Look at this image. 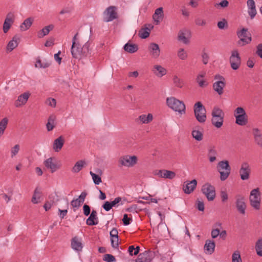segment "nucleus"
Instances as JSON below:
<instances>
[{
  "instance_id": "nucleus-1",
  "label": "nucleus",
  "mask_w": 262,
  "mask_h": 262,
  "mask_svg": "<svg viewBox=\"0 0 262 262\" xmlns=\"http://www.w3.org/2000/svg\"><path fill=\"white\" fill-rule=\"evenodd\" d=\"M77 35L78 33L73 37L71 52L73 58L80 59L91 54L92 53L91 47L92 43L87 41L81 47L79 41L77 40Z\"/></svg>"
},
{
  "instance_id": "nucleus-2",
  "label": "nucleus",
  "mask_w": 262,
  "mask_h": 262,
  "mask_svg": "<svg viewBox=\"0 0 262 262\" xmlns=\"http://www.w3.org/2000/svg\"><path fill=\"white\" fill-rule=\"evenodd\" d=\"M167 106L175 112H178L181 114L185 113L186 106L183 101L176 99L175 97H170L166 99Z\"/></svg>"
},
{
  "instance_id": "nucleus-3",
  "label": "nucleus",
  "mask_w": 262,
  "mask_h": 262,
  "mask_svg": "<svg viewBox=\"0 0 262 262\" xmlns=\"http://www.w3.org/2000/svg\"><path fill=\"white\" fill-rule=\"evenodd\" d=\"M235 123L240 126H245L248 122V117L245 109L241 106L236 108L233 112Z\"/></svg>"
},
{
  "instance_id": "nucleus-4",
  "label": "nucleus",
  "mask_w": 262,
  "mask_h": 262,
  "mask_svg": "<svg viewBox=\"0 0 262 262\" xmlns=\"http://www.w3.org/2000/svg\"><path fill=\"white\" fill-rule=\"evenodd\" d=\"M212 124L216 128H220L223 124L224 113L221 108L214 107L211 113Z\"/></svg>"
},
{
  "instance_id": "nucleus-5",
  "label": "nucleus",
  "mask_w": 262,
  "mask_h": 262,
  "mask_svg": "<svg viewBox=\"0 0 262 262\" xmlns=\"http://www.w3.org/2000/svg\"><path fill=\"white\" fill-rule=\"evenodd\" d=\"M260 192L258 188L251 190L249 196L250 205L256 210H259L260 208Z\"/></svg>"
},
{
  "instance_id": "nucleus-6",
  "label": "nucleus",
  "mask_w": 262,
  "mask_h": 262,
  "mask_svg": "<svg viewBox=\"0 0 262 262\" xmlns=\"http://www.w3.org/2000/svg\"><path fill=\"white\" fill-rule=\"evenodd\" d=\"M194 113L196 120L200 123H204L206 120V111L200 101L195 103L193 107Z\"/></svg>"
},
{
  "instance_id": "nucleus-7",
  "label": "nucleus",
  "mask_w": 262,
  "mask_h": 262,
  "mask_svg": "<svg viewBox=\"0 0 262 262\" xmlns=\"http://www.w3.org/2000/svg\"><path fill=\"white\" fill-rule=\"evenodd\" d=\"M217 169L220 173L221 180H226L229 177L231 171V168L228 161L227 160L220 161L218 163Z\"/></svg>"
},
{
  "instance_id": "nucleus-8",
  "label": "nucleus",
  "mask_w": 262,
  "mask_h": 262,
  "mask_svg": "<svg viewBox=\"0 0 262 262\" xmlns=\"http://www.w3.org/2000/svg\"><path fill=\"white\" fill-rule=\"evenodd\" d=\"M237 35L240 38L237 41L238 46H244L251 41V35L249 34L247 29L243 28L241 30L237 31Z\"/></svg>"
},
{
  "instance_id": "nucleus-9",
  "label": "nucleus",
  "mask_w": 262,
  "mask_h": 262,
  "mask_svg": "<svg viewBox=\"0 0 262 262\" xmlns=\"http://www.w3.org/2000/svg\"><path fill=\"white\" fill-rule=\"evenodd\" d=\"M118 18L117 8L115 6H110L106 9L103 13V19L105 22L112 21Z\"/></svg>"
},
{
  "instance_id": "nucleus-10",
  "label": "nucleus",
  "mask_w": 262,
  "mask_h": 262,
  "mask_svg": "<svg viewBox=\"0 0 262 262\" xmlns=\"http://www.w3.org/2000/svg\"><path fill=\"white\" fill-rule=\"evenodd\" d=\"M201 191L209 201H213L215 199V187L210 183H206L204 184L202 186Z\"/></svg>"
},
{
  "instance_id": "nucleus-11",
  "label": "nucleus",
  "mask_w": 262,
  "mask_h": 262,
  "mask_svg": "<svg viewBox=\"0 0 262 262\" xmlns=\"http://www.w3.org/2000/svg\"><path fill=\"white\" fill-rule=\"evenodd\" d=\"M138 158L136 156L125 155L119 159V163L121 166L131 167L137 164Z\"/></svg>"
},
{
  "instance_id": "nucleus-12",
  "label": "nucleus",
  "mask_w": 262,
  "mask_h": 262,
  "mask_svg": "<svg viewBox=\"0 0 262 262\" xmlns=\"http://www.w3.org/2000/svg\"><path fill=\"white\" fill-rule=\"evenodd\" d=\"M214 79L217 81L213 84V89L219 95H221L225 86V79L222 76L216 75Z\"/></svg>"
},
{
  "instance_id": "nucleus-13",
  "label": "nucleus",
  "mask_w": 262,
  "mask_h": 262,
  "mask_svg": "<svg viewBox=\"0 0 262 262\" xmlns=\"http://www.w3.org/2000/svg\"><path fill=\"white\" fill-rule=\"evenodd\" d=\"M229 60L231 68L234 70H237L241 64V59L237 50L231 52Z\"/></svg>"
},
{
  "instance_id": "nucleus-14",
  "label": "nucleus",
  "mask_w": 262,
  "mask_h": 262,
  "mask_svg": "<svg viewBox=\"0 0 262 262\" xmlns=\"http://www.w3.org/2000/svg\"><path fill=\"white\" fill-rule=\"evenodd\" d=\"M251 167L249 163L247 162H243L239 170L241 179L244 181L249 179Z\"/></svg>"
},
{
  "instance_id": "nucleus-15",
  "label": "nucleus",
  "mask_w": 262,
  "mask_h": 262,
  "mask_svg": "<svg viewBox=\"0 0 262 262\" xmlns=\"http://www.w3.org/2000/svg\"><path fill=\"white\" fill-rule=\"evenodd\" d=\"M235 205L237 211L242 215H244L246 212V204L245 198L241 195H237L235 197Z\"/></svg>"
},
{
  "instance_id": "nucleus-16",
  "label": "nucleus",
  "mask_w": 262,
  "mask_h": 262,
  "mask_svg": "<svg viewBox=\"0 0 262 262\" xmlns=\"http://www.w3.org/2000/svg\"><path fill=\"white\" fill-rule=\"evenodd\" d=\"M154 256V252L152 251H145L138 255L136 262H151Z\"/></svg>"
},
{
  "instance_id": "nucleus-17",
  "label": "nucleus",
  "mask_w": 262,
  "mask_h": 262,
  "mask_svg": "<svg viewBox=\"0 0 262 262\" xmlns=\"http://www.w3.org/2000/svg\"><path fill=\"white\" fill-rule=\"evenodd\" d=\"M197 185L196 180H193L191 181H186L184 183L183 185V190L186 194H190L193 191Z\"/></svg>"
},
{
  "instance_id": "nucleus-18",
  "label": "nucleus",
  "mask_w": 262,
  "mask_h": 262,
  "mask_svg": "<svg viewBox=\"0 0 262 262\" xmlns=\"http://www.w3.org/2000/svg\"><path fill=\"white\" fill-rule=\"evenodd\" d=\"M155 174L159 177L168 179H172L176 177L174 172L165 169L157 170Z\"/></svg>"
},
{
  "instance_id": "nucleus-19",
  "label": "nucleus",
  "mask_w": 262,
  "mask_h": 262,
  "mask_svg": "<svg viewBox=\"0 0 262 262\" xmlns=\"http://www.w3.org/2000/svg\"><path fill=\"white\" fill-rule=\"evenodd\" d=\"M30 95L31 94L29 92H26L20 95L15 102V106L19 107L25 105L27 103Z\"/></svg>"
},
{
  "instance_id": "nucleus-20",
  "label": "nucleus",
  "mask_w": 262,
  "mask_h": 262,
  "mask_svg": "<svg viewBox=\"0 0 262 262\" xmlns=\"http://www.w3.org/2000/svg\"><path fill=\"white\" fill-rule=\"evenodd\" d=\"M164 15L162 7H160L155 10L152 15V19L156 25H159L163 20Z\"/></svg>"
},
{
  "instance_id": "nucleus-21",
  "label": "nucleus",
  "mask_w": 262,
  "mask_h": 262,
  "mask_svg": "<svg viewBox=\"0 0 262 262\" xmlns=\"http://www.w3.org/2000/svg\"><path fill=\"white\" fill-rule=\"evenodd\" d=\"M148 51L151 56L154 58H157L160 53L159 46L156 43H151L148 47Z\"/></svg>"
},
{
  "instance_id": "nucleus-22",
  "label": "nucleus",
  "mask_w": 262,
  "mask_h": 262,
  "mask_svg": "<svg viewBox=\"0 0 262 262\" xmlns=\"http://www.w3.org/2000/svg\"><path fill=\"white\" fill-rule=\"evenodd\" d=\"M71 247L74 250L77 251H81L83 248L81 239L77 236L72 238L71 240Z\"/></svg>"
},
{
  "instance_id": "nucleus-23",
  "label": "nucleus",
  "mask_w": 262,
  "mask_h": 262,
  "mask_svg": "<svg viewBox=\"0 0 262 262\" xmlns=\"http://www.w3.org/2000/svg\"><path fill=\"white\" fill-rule=\"evenodd\" d=\"M97 212L96 210H93L90 216L86 221V223L89 226L96 225L98 224Z\"/></svg>"
},
{
  "instance_id": "nucleus-24",
  "label": "nucleus",
  "mask_w": 262,
  "mask_h": 262,
  "mask_svg": "<svg viewBox=\"0 0 262 262\" xmlns=\"http://www.w3.org/2000/svg\"><path fill=\"white\" fill-rule=\"evenodd\" d=\"M247 4L248 8V14L251 18L253 19L256 14L255 2L254 0H248Z\"/></svg>"
},
{
  "instance_id": "nucleus-25",
  "label": "nucleus",
  "mask_w": 262,
  "mask_h": 262,
  "mask_svg": "<svg viewBox=\"0 0 262 262\" xmlns=\"http://www.w3.org/2000/svg\"><path fill=\"white\" fill-rule=\"evenodd\" d=\"M64 143V139L62 136H60L56 139H55L54 141L53 144V149L56 151H59L63 147V145Z\"/></svg>"
},
{
  "instance_id": "nucleus-26",
  "label": "nucleus",
  "mask_w": 262,
  "mask_h": 262,
  "mask_svg": "<svg viewBox=\"0 0 262 262\" xmlns=\"http://www.w3.org/2000/svg\"><path fill=\"white\" fill-rule=\"evenodd\" d=\"M54 158H49L47 159L44 162V164L45 166L50 169L52 172H55L56 170H57L59 167L57 166V165L53 162Z\"/></svg>"
},
{
  "instance_id": "nucleus-27",
  "label": "nucleus",
  "mask_w": 262,
  "mask_h": 262,
  "mask_svg": "<svg viewBox=\"0 0 262 262\" xmlns=\"http://www.w3.org/2000/svg\"><path fill=\"white\" fill-rule=\"evenodd\" d=\"M217 154V151L214 146H210L208 147L207 156L210 162H213L216 160Z\"/></svg>"
},
{
  "instance_id": "nucleus-28",
  "label": "nucleus",
  "mask_w": 262,
  "mask_h": 262,
  "mask_svg": "<svg viewBox=\"0 0 262 262\" xmlns=\"http://www.w3.org/2000/svg\"><path fill=\"white\" fill-rule=\"evenodd\" d=\"M215 246V243L213 241L207 240L204 245V249L206 253L211 254L214 252Z\"/></svg>"
},
{
  "instance_id": "nucleus-29",
  "label": "nucleus",
  "mask_w": 262,
  "mask_h": 262,
  "mask_svg": "<svg viewBox=\"0 0 262 262\" xmlns=\"http://www.w3.org/2000/svg\"><path fill=\"white\" fill-rule=\"evenodd\" d=\"M152 71L156 75L159 77H161L166 74V70L160 65H155Z\"/></svg>"
},
{
  "instance_id": "nucleus-30",
  "label": "nucleus",
  "mask_w": 262,
  "mask_h": 262,
  "mask_svg": "<svg viewBox=\"0 0 262 262\" xmlns=\"http://www.w3.org/2000/svg\"><path fill=\"white\" fill-rule=\"evenodd\" d=\"M138 119L141 123L148 124L153 120V116L150 113L148 114V115L142 114L139 116Z\"/></svg>"
},
{
  "instance_id": "nucleus-31",
  "label": "nucleus",
  "mask_w": 262,
  "mask_h": 262,
  "mask_svg": "<svg viewBox=\"0 0 262 262\" xmlns=\"http://www.w3.org/2000/svg\"><path fill=\"white\" fill-rule=\"evenodd\" d=\"M253 134L255 142L260 146H262V134L258 128L253 129Z\"/></svg>"
},
{
  "instance_id": "nucleus-32",
  "label": "nucleus",
  "mask_w": 262,
  "mask_h": 262,
  "mask_svg": "<svg viewBox=\"0 0 262 262\" xmlns=\"http://www.w3.org/2000/svg\"><path fill=\"white\" fill-rule=\"evenodd\" d=\"M54 28L53 25H50L45 27L41 30H40L37 33V36L38 38H42L45 36L48 35L50 31L52 30Z\"/></svg>"
},
{
  "instance_id": "nucleus-33",
  "label": "nucleus",
  "mask_w": 262,
  "mask_h": 262,
  "mask_svg": "<svg viewBox=\"0 0 262 262\" xmlns=\"http://www.w3.org/2000/svg\"><path fill=\"white\" fill-rule=\"evenodd\" d=\"M85 162L83 160L78 161L73 167L72 171L73 173H78L84 167Z\"/></svg>"
},
{
  "instance_id": "nucleus-34",
  "label": "nucleus",
  "mask_w": 262,
  "mask_h": 262,
  "mask_svg": "<svg viewBox=\"0 0 262 262\" xmlns=\"http://www.w3.org/2000/svg\"><path fill=\"white\" fill-rule=\"evenodd\" d=\"M18 38L16 36H14L12 39L9 42L7 46V50L8 52H11L18 44Z\"/></svg>"
},
{
  "instance_id": "nucleus-35",
  "label": "nucleus",
  "mask_w": 262,
  "mask_h": 262,
  "mask_svg": "<svg viewBox=\"0 0 262 262\" xmlns=\"http://www.w3.org/2000/svg\"><path fill=\"white\" fill-rule=\"evenodd\" d=\"M205 72H201L198 74L196 78V82L199 85L201 88L205 87L207 85V83L203 79L205 77Z\"/></svg>"
},
{
  "instance_id": "nucleus-36",
  "label": "nucleus",
  "mask_w": 262,
  "mask_h": 262,
  "mask_svg": "<svg viewBox=\"0 0 262 262\" xmlns=\"http://www.w3.org/2000/svg\"><path fill=\"white\" fill-rule=\"evenodd\" d=\"M33 20V18L32 17L26 19L20 26V30L23 31L28 30L31 26Z\"/></svg>"
},
{
  "instance_id": "nucleus-37",
  "label": "nucleus",
  "mask_w": 262,
  "mask_h": 262,
  "mask_svg": "<svg viewBox=\"0 0 262 262\" xmlns=\"http://www.w3.org/2000/svg\"><path fill=\"white\" fill-rule=\"evenodd\" d=\"M188 34V31H180L178 33V40L182 41L185 44H188L189 43V39L186 37V35Z\"/></svg>"
},
{
  "instance_id": "nucleus-38",
  "label": "nucleus",
  "mask_w": 262,
  "mask_h": 262,
  "mask_svg": "<svg viewBox=\"0 0 262 262\" xmlns=\"http://www.w3.org/2000/svg\"><path fill=\"white\" fill-rule=\"evenodd\" d=\"M56 196V194H52L49 196V198L50 201H47L43 205V207L46 211L49 210L51 208L52 205L58 201L57 199L55 200Z\"/></svg>"
},
{
  "instance_id": "nucleus-39",
  "label": "nucleus",
  "mask_w": 262,
  "mask_h": 262,
  "mask_svg": "<svg viewBox=\"0 0 262 262\" xmlns=\"http://www.w3.org/2000/svg\"><path fill=\"white\" fill-rule=\"evenodd\" d=\"M124 49L125 51L129 53H133L138 50V47L136 44H132L128 42L124 45Z\"/></svg>"
},
{
  "instance_id": "nucleus-40",
  "label": "nucleus",
  "mask_w": 262,
  "mask_h": 262,
  "mask_svg": "<svg viewBox=\"0 0 262 262\" xmlns=\"http://www.w3.org/2000/svg\"><path fill=\"white\" fill-rule=\"evenodd\" d=\"M55 119L56 117L54 115H52L49 117L48 122L46 124L48 131H51L54 128Z\"/></svg>"
},
{
  "instance_id": "nucleus-41",
  "label": "nucleus",
  "mask_w": 262,
  "mask_h": 262,
  "mask_svg": "<svg viewBox=\"0 0 262 262\" xmlns=\"http://www.w3.org/2000/svg\"><path fill=\"white\" fill-rule=\"evenodd\" d=\"M51 61L47 60H41L40 59H38L37 60L35 66L36 68H46L49 67L51 65Z\"/></svg>"
},
{
  "instance_id": "nucleus-42",
  "label": "nucleus",
  "mask_w": 262,
  "mask_h": 262,
  "mask_svg": "<svg viewBox=\"0 0 262 262\" xmlns=\"http://www.w3.org/2000/svg\"><path fill=\"white\" fill-rule=\"evenodd\" d=\"M8 123V119L7 118H3L0 121V137L4 134Z\"/></svg>"
},
{
  "instance_id": "nucleus-43",
  "label": "nucleus",
  "mask_w": 262,
  "mask_h": 262,
  "mask_svg": "<svg viewBox=\"0 0 262 262\" xmlns=\"http://www.w3.org/2000/svg\"><path fill=\"white\" fill-rule=\"evenodd\" d=\"M191 134L193 138H194L196 141H200L203 140V135L201 131L193 129L192 131Z\"/></svg>"
},
{
  "instance_id": "nucleus-44",
  "label": "nucleus",
  "mask_w": 262,
  "mask_h": 262,
  "mask_svg": "<svg viewBox=\"0 0 262 262\" xmlns=\"http://www.w3.org/2000/svg\"><path fill=\"white\" fill-rule=\"evenodd\" d=\"M150 29L148 28L142 29L139 32V36L143 39L147 38L150 34Z\"/></svg>"
},
{
  "instance_id": "nucleus-45",
  "label": "nucleus",
  "mask_w": 262,
  "mask_h": 262,
  "mask_svg": "<svg viewBox=\"0 0 262 262\" xmlns=\"http://www.w3.org/2000/svg\"><path fill=\"white\" fill-rule=\"evenodd\" d=\"M255 250L257 254L262 256V238L258 239L255 244Z\"/></svg>"
},
{
  "instance_id": "nucleus-46",
  "label": "nucleus",
  "mask_w": 262,
  "mask_h": 262,
  "mask_svg": "<svg viewBox=\"0 0 262 262\" xmlns=\"http://www.w3.org/2000/svg\"><path fill=\"white\" fill-rule=\"evenodd\" d=\"M172 81L174 86L178 88H181L184 85L183 80L179 78L177 75L173 76Z\"/></svg>"
},
{
  "instance_id": "nucleus-47",
  "label": "nucleus",
  "mask_w": 262,
  "mask_h": 262,
  "mask_svg": "<svg viewBox=\"0 0 262 262\" xmlns=\"http://www.w3.org/2000/svg\"><path fill=\"white\" fill-rule=\"evenodd\" d=\"M90 173L92 177L94 183L95 184L98 185L102 182L101 178L98 175L94 173L92 171H90Z\"/></svg>"
},
{
  "instance_id": "nucleus-48",
  "label": "nucleus",
  "mask_w": 262,
  "mask_h": 262,
  "mask_svg": "<svg viewBox=\"0 0 262 262\" xmlns=\"http://www.w3.org/2000/svg\"><path fill=\"white\" fill-rule=\"evenodd\" d=\"M14 15L12 12H9L7 14L4 22H7L11 25L14 22Z\"/></svg>"
},
{
  "instance_id": "nucleus-49",
  "label": "nucleus",
  "mask_w": 262,
  "mask_h": 262,
  "mask_svg": "<svg viewBox=\"0 0 262 262\" xmlns=\"http://www.w3.org/2000/svg\"><path fill=\"white\" fill-rule=\"evenodd\" d=\"M178 56L182 60H185L187 58V54L183 49H180L178 52Z\"/></svg>"
},
{
  "instance_id": "nucleus-50",
  "label": "nucleus",
  "mask_w": 262,
  "mask_h": 262,
  "mask_svg": "<svg viewBox=\"0 0 262 262\" xmlns=\"http://www.w3.org/2000/svg\"><path fill=\"white\" fill-rule=\"evenodd\" d=\"M103 259L107 262H114L116 261L115 257L110 254H106L104 255Z\"/></svg>"
},
{
  "instance_id": "nucleus-51",
  "label": "nucleus",
  "mask_w": 262,
  "mask_h": 262,
  "mask_svg": "<svg viewBox=\"0 0 262 262\" xmlns=\"http://www.w3.org/2000/svg\"><path fill=\"white\" fill-rule=\"evenodd\" d=\"M19 150V145L18 144H16L14 147H13L11 149V158H13L14 156H15L18 153Z\"/></svg>"
},
{
  "instance_id": "nucleus-52",
  "label": "nucleus",
  "mask_w": 262,
  "mask_h": 262,
  "mask_svg": "<svg viewBox=\"0 0 262 262\" xmlns=\"http://www.w3.org/2000/svg\"><path fill=\"white\" fill-rule=\"evenodd\" d=\"M46 104L51 107H55L56 105V100L54 98H49L46 100Z\"/></svg>"
},
{
  "instance_id": "nucleus-53",
  "label": "nucleus",
  "mask_w": 262,
  "mask_h": 262,
  "mask_svg": "<svg viewBox=\"0 0 262 262\" xmlns=\"http://www.w3.org/2000/svg\"><path fill=\"white\" fill-rule=\"evenodd\" d=\"M82 204V203H81L80 200H78V198L77 199H73L71 202V206L74 208H78Z\"/></svg>"
},
{
  "instance_id": "nucleus-54",
  "label": "nucleus",
  "mask_w": 262,
  "mask_h": 262,
  "mask_svg": "<svg viewBox=\"0 0 262 262\" xmlns=\"http://www.w3.org/2000/svg\"><path fill=\"white\" fill-rule=\"evenodd\" d=\"M232 262H242L241 255L238 252H234L232 256Z\"/></svg>"
},
{
  "instance_id": "nucleus-55",
  "label": "nucleus",
  "mask_w": 262,
  "mask_h": 262,
  "mask_svg": "<svg viewBox=\"0 0 262 262\" xmlns=\"http://www.w3.org/2000/svg\"><path fill=\"white\" fill-rule=\"evenodd\" d=\"M217 27L220 29H224L228 27V24L227 21L224 19L221 21L217 23Z\"/></svg>"
},
{
  "instance_id": "nucleus-56",
  "label": "nucleus",
  "mask_w": 262,
  "mask_h": 262,
  "mask_svg": "<svg viewBox=\"0 0 262 262\" xmlns=\"http://www.w3.org/2000/svg\"><path fill=\"white\" fill-rule=\"evenodd\" d=\"M195 23L198 26H204L206 25V21L204 19L198 17L195 19Z\"/></svg>"
},
{
  "instance_id": "nucleus-57",
  "label": "nucleus",
  "mask_w": 262,
  "mask_h": 262,
  "mask_svg": "<svg viewBox=\"0 0 262 262\" xmlns=\"http://www.w3.org/2000/svg\"><path fill=\"white\" fill-rule=\"evenodd\" d=\"M120 203L121 205L123 204L122 198L121 197H117L115 198L114 201L110 202L112 207H115L116 205L119 204Z\"/></svg>"
},
{
  "instance_id": "nucleus-58",
  "label": "nucleus",
  "mask_w": 262,
  "mask_h": 262,
  "mask_svg": "<svg viewBox=\"0 0 262 262\" xmlns=\"http://www.w3.org/2000/svg\"><path fill=\"white\" fill-rule=\"evenodd\" d=\"M111 245L114 248H117L118 247V237H111Z\"/></svg>"
},
{
  "instance_id": "nucleus-59",
  "label": "nucleus",
  "mask_w": 262,
  "mask_h": 262,
  "mask_svg": "<svg viewBox=\"0 0 262 262\" xmlns=\"http://www.w3.org/2000/svg\"><path fill=\"white\" fill-rule=\"evenodd\" d=\"M256 54L262 58V43H259L256 46Z\"/></svg>"
},
{
  "instance_id": "nucleus-60",
  "label": "nucleus",
  "mask_w": 262,
  "mask_h": 262,
  "mask_svg": "<svg viewBox=\"0 0 262 262\" xmlns=\"http://www.w3.org/2000/svg\"><path fill=\"white\" fill-rule=\"evenodd\" d=\"M83 213L85 216H88L90 214L91 208L86 204H84L83 206Z\"/></svg>"
},
{
  "instance_id": "nucleus-61",
  "label": "nucleus",
  "mask_w": 262,
  "mask_h": 262,
  "mask_svg": "<svg viewBox=\"0 0 262 262\" xmlns=\"http://www.w3.org/2000/svg\"><path fill=\"white\" fill-rule=\"evenodd\" d=\"M132 220V218L128 217L127 214H125L123 215L122 219L123 223L124 225H128L130 224V221Z\"/></svg>"
},
{
  "instance_id": "nucleus-62",
  "label": "nucleus",
  "mask_w": 262,
  "mask_h": 262,
  "mask_svg": "<svg viewBox=\"0 0 262 262\" xmlns=\"http://www.w3.org/2000/svg\"><path fill=\"white\" fill-rule=\"evenodd\" d=\"M103 208L105 210L108 211L111 209L112 206L110 203V202L106 201L104 203V204L102 206Z\"/></svg>"
},
{
  "instance_id": "nucleus-63",
  "label": "nucleus",
  "mask_w": 262,
  "mask_h": 262,
  "mask_svg": "<svg viewBox=\"0 0 262 262\" xmlns=\"http://www.w3.org/2000/svg\"><path fill=\"white\" fill-rule=\"evenodd\" d=\"M221 197L222 202L226 201L228 199V195L227 192L225 191H222L221 192Z\"/></svg>"
},
{
  "instance_id": "nucleus-64",
  "label": "nucleus",
  "mask_w": 262,
  "mask_h": 262,
  "mask_svg": "<svg viewBox=\"0 0 262 262\" xmlns=\"http://www.w3.org/2000/svg\"><path fill=\"white\" fill-rule=\"evenodd\" d=\"M220 232V229H214L211 231V237L213 238H215L218 236Z\"/></svg>"
}]
</instances>
